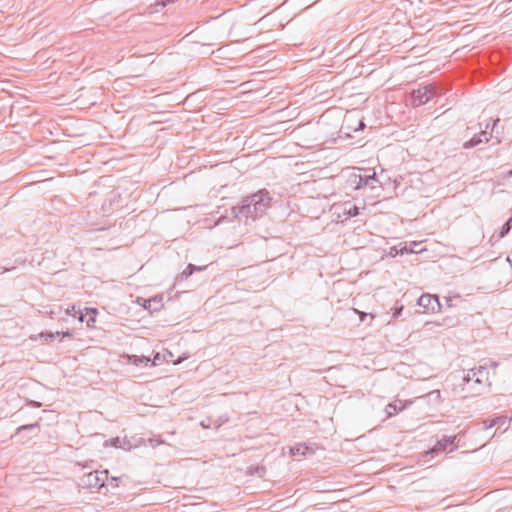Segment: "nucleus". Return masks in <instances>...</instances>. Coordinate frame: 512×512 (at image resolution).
I'll return each mask as SVG.
<instances>
[{"mask_svg":"<svg viewBox=\"0 0 512 512\" xmlns=\"http://www.w3.org/2000/svg\"><path fill=\"white\" fill-rule=\"evenodd\" d=\"M73 331L72 330H66L64 332L61 333L62 337H72L73 336Z\"/></svg>","mask_w":512,"mask_h":512,"instance_id":"5701e85b","label":"nucleus"},{"mask_svg":"<svg viewBox=\"0 0 512 512\" xmlns=\"http://www.w3.org/2000/svg\"><path fill=\"white\" fill-rule=\"evenodd\" d=\"M28 405L31 406V407H36V408H39L41 406V403L40 402H37V401H34V400H30L28 402Z\"/></svg>","mask_w":512,"mask_h":512,"instance_id":"4be33fe9","label":"nucleus"},{"mask_svg":"<svg viewBox=\"0 0 512 512\" xmlns=\"http://www.w3.org/2000/svg\"><path fill=\"white\" fill-rule=\"evenodd\" d=\"M78 308L79 307L72 305L66 309V314L73 316V317H77V316H79Z\"/></svg>","mask_w":512,"mask_h":512,"instance_id":"f3484780","label":"nucleus"},{"mask_svg":"<svg viewBox=\"0 0 512 512\" xmlns=\"http://www.w3.org/2000/svg\"><path fill=\"white\" fill-rule=\"evenodd\" d=\"M40 430L39 422L22 425L18 427L15 433L11 436V438L19 437V441L22 443H26L29 441L32 436H27L26 433H33V436H36Z\"/></svg>","mask_w":512,"mask_h":512,"instance_id":"39448f33","label":"nucleus"},{"mask_svg":"<svg viewBox=\"0 0 512 512\" xmlns=\"http://www.w3.org/2000/svg\"><path fill=\"white\" fill-rule=\"evenodd\" d=\"M436 94V88L432 85L421 87L414 90L411 94V102L413 106H420L427 103Z\"/></svg>","mask_w":512,"mask_h":512,"instance_id":"20e7f679","label":"nucleus"},{"mask_svg":"<svg viewBox=\"0 0 512 512\" xmlns=\"http://www.w3.org/2000/svg\"><path fill=\"white\" fill-rule=\"evenodd\" d=\"M228 421V418L226 417L225 419L224 418H221V423L218 424V427L222 424V423H225Z\"/></svg>","mask_w":512,"mask_h":512,"instance_id":"b1692460","label":"nucleus"},{"mask_svg":"<svg viewBox=\"0 0 512 512\" xmlns=\"http://www.w3.org/2000/svg\"><path fill=\"white\" fill-rule=\"evenodd\" d=\"M160 361V354L156 353L153 360L149 363L150 366L157 365Z\"/></svg>","mask_w":512,"mask_h":512,"instance_id":"aec40b11","label":"nucleus"},{"mask_svg":"<svg viewBox=\"0 0 512 512\" xmlns=\"http://www.w3.org/2000/svg\"><path fill=\"white\" fill-rule=\"evenodd\" d=\"M355 312L359 314V316H360V321H362V322L365 320V318H366L367 316H369V315H370V314H368V313L360 312V311H358V310H355Z\"/></svg>","mask_w":512,"mask_h":512,"instance_id":"412c9836","label":"nucleus"},{"mask_svg":"<svg viewBox=\"0 0 512 512\" xmlns=\"http://www.w3.org/2000/svg\"><path fill=\"white\" fill-rule=\"evenodd\" d=\"M162 307L161 299L157 300V298L148 299L145 301L144 308L148 310H158Z\"/></svg>","mask_w":512,"mask_h":512,"instance_id":"f8f14e48","label":"nucleus"},{"mask_svg":"<svg viewBox=\"0 0 512 512\" xmlns=\"http://www.w3.org/2000/svg\"><path fill=\"white\" fill-rule=\"evenodd\" d=\"M418 304L432 312L440 309L439 299L436 295L422 294L418 299Z\"/></svg>","mask_w":512,"mask_h":512,"instance_id":"423d86ee","label":"nucleus"},{"mask_svg":"<svg viewBox=\"0 0 512 512\" xmlns=\"http://www.w3.org/2000/svg\"><path fill=\"white\" fill-rule=\"evenodd\" d=\"M59 335H60V332H56V333L46 332V333H41L40 337L43 338L46 343H49V342H52Z\"/></svg>","mask_w":512,"mask_h":512,"instance_id":"2eb2a0df","label":"nucleus"},{"mask_svg":"<svg viewBox=\"0 0 512 512\" xmlns=\"http://www.w3.org/2000/svg\"><path fill=\"white\" fill-rule=\"evenodd\" d=\"M108 480V470L101 471H93L87 474H84L79 481V486L83 489L96 490L100 492L101 490L109 491L107 489L106 481Z\"/></svg>","mask_w":512,"mask_h":512,"instance_id":"f03ea898","label":"nucleus"},{"mask_svg":"<svg viewBox=\"0 0 512 512\" xmlns=\"http://www.w3.org/2000/svg\"><path fill=\"white\" fill-rule=\"evenodd\" d=\"M509 175L512 176V170L509 172Z\"/></svg>","mask_w":512,"mask_h":512,"instance_id":"bb28decb","label":"nucleus"},{"mask_svg":"<svg viewBox=\"0 0 512 512\" xmlns=\"http://www.w3.org/2000/svg\"><path fill=\"white\" fill-rule=\"evenodd\" d=\"M201 426L204 428H209V425L205 423L204 421L201 422Z\"/></svg>","mask_w":512,"mask_h":512,"instance_id":"393cba45","label":"nucleus"},{"mask_svg":"<svg viewBox=\"0 0 512 512\" xmlns=\"http://www.w3.org/2000/svg\"><path fill=\"white\" fill-rule=\"evenodd\" d=\"M124 359H126L127 363L135 365L137 367L140 366H148L151 362V359L146 356H138V355H124Z\"/></svg>","mask_w":512,"mask_h":512,"instance_id":"1a4fd4ad","label":"nucleus"},{"mask_svg":"<svg viewBox=\"0 0 512 512\" xmlns=\"http://www.w3.org/2000/svg\"><path fill=\"white\" fill-rule=\"evenodd\" d=\"M111 445L118 448V447H121V440L119 437H116L114 439L111 440Z\"/></svg>","mask_w":512,"mask_h":512,"instance_id":"6ab92c4d","label":"nucleus"},{"mask_svg":"<svg viewBox=\"0 0 512 512\" xmlns=\"http://www.w3.org/2000/svg\"><path fill=\"white\" fill-rule=\"evenodd\" d=\"M120 477H108V480L106 481L107 488L111 486L112 488H116L119 486Z\"/></svg>","mask_w":512,"mask_h":512,"instance_id":"dca6fc26","label":"nucleus"},{"mask_svg":"<svg viewBox=\"0 0 512 512\" xmlns=\"http://www.w3.org/2000/svg\"><path fill=\"white\" fill-rule=\"evenodd\" d=\"M149 443L152 447H157L161 444H164L165 441L163 439H161L160 437H155V438H150Z\"/></svg>","mask_w":512,"mask_h":512,"instance_id":"a211bd4d","label":"nucleus"},{"mask_svg":"<svg viewBox=\"0 0 512 512\" xmlns=\"http://www.w3.org/2000/svg\"><path fill=\"white\" fill-rule=\"evenodd\" d=\"M403 309L404 306L397 301L394 307L391 309L392 319H398L402 315Z\"/></svg>","mask_w":512,"mask_h":512,"instance_id":"4468645a","label":"nucleus"},{"mask_svg":"<svg viewBox=\"0 0 512 512\" xmlns=\"http://www.w3.org/2000/svg\"><path fill=\"white\" fill-rule=\"evenodd\" d=\"M290 453L291 455L293 456H296V455H308V454H313V450L311 448H309L306 444H296L295 446L291 447L290 449Z\"/></svg>","mask_w":512,"mask_h":512,"instance_id":"9b49d317","label":"nucleus"},{"mask_svg":"<svg viewBox=\"0 0 512 512\" xmlns=\"http://www.w3.org/2000/svg\"><path fill=\"white\" fill-rule=\"evenodd\" d=\"M504 425H505V424H502V421H498V424H497L496 426H498V427H502V426H504Z\"/></svg>","mask_w":512,"mask_h":512,"instance_id":"a878e982","label":"nucleus"},{"mask_svg":"<svg viewBox=\"0 0 512 512\" xmlns=\"http://www.w3.org/2000/svg\"><path fill=\"white\" fill-rule=\"evenodd\" d=\"M498 421H502V424H507L508 420L506 417H497L493 420L483 421L484 429H490L498 424Z\"/></svg>","mask_w":512,"mask_h":512,"instance_id":"ddd939ff","label":"nucleus"},{"mask_svg":"<svg viewBox=\"0 0 512 512\" xmlns=\"http://www.w3.org/2000/svg\"><path fill=\"white\" fill-rule=\"evenodd\" d=\"M465 389L471 390L473 395L481 394L482 390L490 385L489 370L484 366L470 369L463 377Z\"/></svg>","mask_w":512,"mask_h":512,"instance_id":"f257e3e1","label":"nucleus"},{"mask_svg":"<svg viewBox=\"0 0 512 512\" xmlns=\"http://www.w3.org/2000/svg\"><path fill=\"white\" fill-rule=\"evenodd\" d=\"M79 316H77L80 322H85L87 327H94L96 322L97 309L95 308H85V312H83L80 308H78Z\"/></svg>","mask_w":512,"mask_h":512,"instance_id":"0eeeda50","label":"nucleus"},{"mask_svg":"<svg viewBox=\"0 0 512 512\" xmlns=\"http://www.w3.org/2000/svg\"><path fill=\"white\" fill-rule=\"evenodd\" d=\"M456 439V435L443 436L440 440H438L437 444L431 449V452L437 453L446 450L448 446L455 444Z\"/></svg>","mask_w":512,"mask_h":512,"instance_id":"6e6552de","label":"nucleus"},{"mask_svg":"<svg viewBox=\"0 0 512 512\" xmlns=\"http://www.w3.org/2000/svg\"><path fill=\"white\" fill-rule=\"evenodd\" d=\"M405 408V405L402 404V402L399 400V401H395V402H392V403H389L386 407H385V412L387 414V417H392V416H395L397 415L399 412H401L403 409Z\"/></svg>","mask_w":512,"mask_h":512,"instance_id":"9d476101","label":"nucleus"},{"mask_svg":"<svg viewBox=\"0 0 512 512\" xmlns=\"http://www.w3.org/2000/svg\"><path fill=\"white\" fill-rule=\"evenodd\" d=\"M459 319L453 316H446L440 320L427 321L423 325V330L427 334L439 333L459 324Z\"/></svg>","mask_w":512,"mask_h":512,"instance_id":"7ed1b4c3","label":"nucleus"}]
</instances>
